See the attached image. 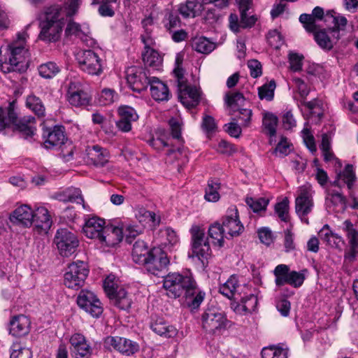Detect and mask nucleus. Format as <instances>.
<instances>
[{
	"mask_svg": "<svg viewBox=\"0 0 358 358\" xmlns=\"http://www.w3.org/2000/svg\"><path fill=\"white\" fill-rule=\"evenodd\" d=\"M205 10L206 7L201 0H188L185 4H181L178 8L179 13L184 17H195L201 15Z\"/></svg>",
	"mask_w": 358,
	"mask_h": 358,
	"instance_id": "473e14b6",
	"label": "nucleus"
},
{
	"mask_svg": "<svg viewBox=\"0 0 358 358\" xmlns=\"http://www.w3.org/2000/svg\"><path fill=\"white\" fill-rule=\"evenodd\" d=\"M263 127L265 133L273 138L276 134V127L278 125V117L271 113L264 112L262 120Z\"/></svg>",
	"mask_w": 358,
	"mask_h": 358,
	"instance_id": "c03bdc74",
	"label": "nucleus"
},
{
	"mask_svg": "<svg viewBox=\"0 0 358 358\" xmlns=\"http://www.w3.org/2000/svg\"><path fill=\"white\" fill-rule=\"evenodd\" d=\"M355 180L356 176L353 166L351 164H348L343 171L338 175V179L332 183V185L341 187L342 185H346L350 190L352 189Z\"/></svg>",
	"mask_w": 358,
	"mask_h": 358,
	"instance_id": "e433bc0d",
	"label": "nucleus"
},
{
	"mask_svg": "<svg viewBox=\"0 0 358 358\" xmlns=\"http://www.w3.org/2000/svg\"><path fill=\"white\" fill-rule=\"evenodd\" d=\"M112 303L121 310H128L131 304V300L126 290L120 287L113 295L109 296Z\"/></svg>",
	"mask_w": 358,
	"mask_h": 358,
	"instance_id": "58836bf2",
	"label": "nucleus"
},
{
	"mask_svg": "<svg viewBox=\"0 0 358 358\" xmlns=\"http://www.w3.org/2000/svg\"><path fill=\"white\" fill-rule=\"evenodd\" d=\"M150 90L152 97L157 101H168L170 92L167 85L156 77L150 78Z\"/></svg>",
	"mask_w": 358,
	"mask_h": 358,
	"instance_id": "7c9ffc66",
	"label": "nucleus"
},
{
	"mask_svg": "<svg viewBox=\"0 0 358 358\" xmlns=\"http://www.w3.org/2000/svg\"><path fill=\"white\" fill-rule=\"evenodd\" d=\"M169 264L166 254L159 248L150 249V257L146 260L145 266L147 271L157 276H162Z\"/></svg>",
	"mask_w": 358,
	"mask_h": 358,
	"instance_id": "9b49d317",
	"label": "nucleus"
},
{
	"mask_svg": "<svg viewBox=\"0 0 358 358\" xmlns=\"http://www.w3.org/2000/svg\"><path fill=\"white\" fill-rule=\"evenodd\" d=\"M43 137L45 139L44 145L46 148H52L64 143L65 135L63 127L55 126L52 128H46L43 130Z\"/></svg>",
	"mask_w": 358,
	"mask_h": 358,
	"instance_id": "a878e982",
	"label": "nucleus"
},
{
	"mask_svg": "<svg viewBox=\"0 0 358 358\" xmlns=\"http://www.w3.org/2000/svg\"><path fill=\"white\" fill-rule=\"evenodd\" d=\"M64 198L60 200L63 201H70L75 203L83 202V196L81 190L79 188L71 187L66 189L63 192Z\"/></svg>",
	"mask_w": 358,
	"mask_h": 358,
	"instance_id": "8fccbe9b",
	"label": "nucleus"
},
{
	"mask_svg": "<svg viewBox=\"0 0 358 358\" xmlns=\"http://www.w3.org/2000/svg\"><path fill=\"white\" fill-rule=\"evenodd\" d=\"M275 212L279 218L283 222H287L289 220L288 210L289 202L287 199H283L281 202L275 205Z\"/></svg>",
	"mask_w": 358,
	"mask_h": 358,
	"instance_id": "13d9d810",
	"label": "nucleus"
},
{
	"mask_svg": "<svg viewBox=\"0 0 358 358\" xmlns=\"http://www.w3.org/2000/svg\"><path fill=\"white\" fill-rule=\"evenodd\" d=\"M104 345L108 349L115 350L127 356L135 354L139 349L136 342L119 336H108L104 341Z\"/></svg>",
	"mask_w": 358,
	"mask_h": 358,
	"instance_id": "dca6fc26",
	"label": "nucleus"
},
{
	"mask_svg": "<svg viewBox=\"0 0 358 358\" xmlns=\"http://www.w3.org/2000/svg\"><path fill=\"white\" fill-rule=\"evenodd\" d=\"M304 271L297 272L292 271L289 272V268L287 265L279 264L273 271V274L275 277V285L280 287L285 284H289L295 288L299 287L302 285L306 278L303 273Z\"/></svg>",
	"mask_w": 358,
	"mask_h": 358,
	"instance_id": "9d476101",
	"label": "nucleus"
},
{
	"mask_svg": "<svg viewBox=\"0 0 358 358\" xmlns=\"http://www.w3.org/2000/svg\"><path fill=\"white\" fill-rule=\"evenodd\" d=\"M160 233L162 237L166 238V241L164 243L165 245L173 246L178 243L179 239L176 233L171 228L167 227L162 229Z\"/></svg>",
	"mask_w": 358,
	"mask_h": 358,
	"instance_id": "e2e57ef3",
	"label": "nucleus"
},
{
	"mask_svg": "<svg viewBox=\"0 0 358 358\" xmlns=\"http://www.w3.org/2000/svg\"><path fill=\"white\" fill-rule=\"evenodd\" d=\"M313 192L310 186L303 185L299 187L298 196L295 199V211L301 220L308 224L306 216L312 211L314 206L313 199Z\"/></svg>",
	"mask_w": 358,
	"mask_h": 358,
	"instance_id": "1a4fd4ad",
	"label": "nucleus"
},
{
	"mask_svg": "<svg viewBox=\"0 0 358 358\" xmlns=\"http://www.w3.org/2000/svg\"><path fill=\"white\" fill-rule=\"evenodd\" d=\"M257 305V298L253 294L242 296L241 294L236 296L232 304L234 310L240 315H246L255 310Z\"/></svg>",
	"mask_w": 358,
	"mask_h": 358,
	"instance_id": "4be33fe9",
	"label": "nucleus"
},
{
	"mask_svg": "<svg viewBox=\"0 0 358 358\" xmlns=\"http://www.w3.org/2000/svg\"><path fill=\"white\" fill-rule=\"evenodd\" d=\"M82 3V0H69L62 6L64 17H71L76 15Z\"/></svg>",
	"mask_w": 358,
	"mask_h": 358,
	"instance_id": "6e6d98bb",
	"label": "nucleus"
},
{
	"mask_svg": "<svg viewBox=\"0 0 358 358\" xmlns=\"http://www.w3.org/2000/svg\"><path fill=\"white\" fill-rule=\"evenodd\" d=\"M34 210L27 204H22L15 209L9 217L10 221L16 225L29 227L33 224Z\"/></svg>",
	"mask_w": 358,
	"mask_h": 358,
	"instance_id": "a211bd4d",
	"label": "nucleus"
},
{
	"mask_svg": "<svg viewBox=\"0 0 358 358\" xmlns=\"http://www.w3.org/2000/svg\"><path fill=\"white\" fill-rule=\"evenodd\" d=\"M12 128L17 131L20 136L26 140H31L36 134L35 118L25 116L18 120L14 102L6 107H0V134H6V129Z\"/></svg>",
	"mask_w": 358,
	"mask_h": 358,
	"instance_id": "f03ea898",
	"label": "nucleus"
},
{
	"mask_svg": "<svg viewBox=\"0 0 358 358\" xmlns=\"http://www.w3.org/2000/svg\"><path fill=\"white\" fill-rule=\"evenodd\" d=\"M136 217L141 223L152 222L153 226L159 225L160 222L159 217H157L154 212L147 210L144 208H141L137 211Z\"/></svg>",
	"mask_w": 358,
	"mask_h": 358,
	"instance_id": "09e8293b",
	"label": "nucleus"
},
{
	"mask_svg": "<svg viewBox=\"0 0 358 358\" xmlns=\"http://www.w3.org/2000/svg\"><path fill=\"white\" fill-rule=\"evenodd\" d=\"M118 96L115 90L109 88L103 89L99 97L100 104L106 106L113 103L117 100Z\"/></svg>",
	"mask_w": 358,
	"mask_h": 358,
	"instance_id": "5fc2aeb1",
	"label": "nucleus"
},
{
	"mask_svg": "<svg viewBox=\"0 0 358 358\" xmlns=\"http://www.w3.org/2000/svg\"><path fill=\"white\" fill-rule=\"evenodd\" d=\"M29 348L24 347L20 343H15L11 346L10 358H31Z\"/></svg>",
	"mask_w": 358,
	"mask_h": 358,
	"instance_id": "603ef678",
	"label": "nucleus"
},
{
	"mask_svg": "<svg viewBox=\"0 0 358 358\" xmlns=\"http://www.w3.org/2000/svg\"><path fill=\"white\" fill-rule=\"evenodd\" d=\"M77 303L92 317H99L103 313L101 301L91 291L82 290L78 296Z\"/></svg>",
	"mask_w": 358,
	"mask_h": 358,
	"instance_id": "4468645a",
	"label": "nucleus"
},
{
	"mask_svg": "<svg viewBox=\"0 0 358 358\" xmlns=\"http://www.w3.org/2000/svg\"><path fill=\"white\" fill-rule=\"evenodd\" d=\"M259 238L260 241L266 245H270L273 243L274 236L272 231L268 228H262L258 231Z\"/></svg>",
	"mask_w": 358,
	"mask_h": 358,
	"instance_id": "338daca9",
	"label": "nucleus"
},
{
	"mask_svg": "<svg viewBox=\"0 0 358 358\" xmlns=\"http://www.w3.org/2000/svg\"><path fill=\"white\" fill-rule=\"evenodd\" d=\"M60 69L56 63L48 62L42 64L38 67L39 75L46 79L52 78L55 76Z\"/></svg>",
	"mask_w": 358,
	"mask_h": 358,
	"instance_id": "49530a36",
	"label": "nucleus"
},
{
	"mask_svg": "<svg viewBox=\"0 0 358 358\" xmlns=\"http://www.w3.org/2000/svg\"><path fill=\"white\" fill-rule=\"evenodd\" d=\"M64 25L62 8L59 5L48 7L40 16L38 38L45 42H56L60 38Z\"/></svg>",
	"mask_w": 358,
	"mask_h": 358,
	"instance_id": "7ed1b4c3",
	"label": "nucleus"
},
{
	"mask_svg": "<svg viewBox=\"0 0 358 358\" xmlns=\"http://www.w3.org/2000/svg\"><path fill=\"white\" fill-rule=\"evenodd\" d=\"M66 99L75 107H85L90 104L92 95L79 82H70L68 86Z\"/></svg>",
	"mask_w": 358,
	"mask_h": 358,
	"instance_id": "f8f14e48",
	"label": "nucleus"
},
{
	"mask_svg": "<svg viewBox=\"0 0 358 358\" xmlns=\"http://www.w3.org/2000/svg\"><path fill=\"white\" fill-rule=\"evenodd\" d=\"M331 20L334 26L332 28L329 29V31L331 34H334V37L336 41H338L341 38L340 31L345 30L348 24L347 18L341 15H335V12L333 10H330L326 12L325 14V22Z\"/></svg>",
	"mask_w": 358,
	"mask_h": 358,
	"instance_id": "c756f323",
	"label": "nucleus"
},
{
	"mask_svg": "<svg viewBox=\"0 0 358 358\" xmlns=\"http://www.w3.org/2000/svg\"><path fill=\"white\" fill-rule=\"evenodd\" d=\"M150 328L157 334L165 338H173L178 334L177 329L169 324L163 318H157L151 322Z\"/></svg>",
	"mask_w": 358,
	"mask_h": 358,
	"instance_id": "72a5a7b5",
	"label": "nucleus"
},
{
	"mask_svg": "<svg viewBox=\"0 0 358 358\" xmlns=\"http://www.w3.org/2000/svg\"><path fill=\"white\" fill-rule=\"evenodd\" d=\"M26 106L38 117H45V106L41 99L36 95L30 94L27 96L26 99Z\"/></svg>",
	"mask_w": 358,
	"mask_h": 358,
	"instance_id": "37998d69",
	"label": "nucleus"
},
{
	"mask_svg": "<svg viewBox=\"0 0 358 358\" xmlns=\"http://www.w3.org/2000/svg\"><path fill=\"white\" fill-rule=\"evenodd\" d=\"M115 278L113 275L108 276L103 282V288L107 296L109 297L115 293L120 287L115 281Z\"/></svg>",
	"mask_w": 358,
	"mask_h": 358,
	"instance_id": "0e129e2a",
	"label": "nucleus"
},
{
	"mask_svg": "<svg viewBox=\"0 0 358 358\" xmlns=\"http://www.w3.org/2000/svg\"><path fill=\"white\" fill-rule=\"evenodd\" d=\"M105 227L104 220L93 216L85 219L83 230L87 238L99 241Z\"/></svg>",
	"mask_w": 358,
	"mask_h": 358,
	"instance_id": "393cba45",
	"label": "nucleus"
},
{
	"mask_svg": "<svg viewBox=\"0 0 358 358\" xmlns=\"http://www.w3.org/2000/svg\"><path fill=\"white\" fill-rule=\"evenodd\" d=\"M33 217V223L40 231L46 233L50 229L52 220L47 208L42 206L36 208Z\"/></svg>",
	"mask_w": 358,
	"mask_h": 358,
	"instance_id": "2f4dec72",
	"label": "nucleus"
},
{
	"mask_svg": "<svg viewBox=\"0 0 358 358\" xmlns=\"http://www.w3.org/2000/svg\"><path fill=\"white\" fill-rule=\"evenodd\" d=\"M222 225L226 234L231 238L240 236L244 227L238 217V212L236 206L228 208L226 214L222 218Z\"/></svg>",
	"mask_w": 358,
	"mask_h": 358,
	"instance_id": "ddd939ff",
	"label": "nucleus"
},
{
	"mask_svg": "<svg viewBox=\"0 0 358 358\" xmlns=\"http://www.w3.org/2000/svg\"><path fill=\"white\" fill-rule=\"evenodd\" d=\"M326 204L328 208L335 213H343L347 208L346 198L335 189L327 190Z\"/></svg>",
	"mask_w": 358,
	"mask_h": 358,
	"instance_id": "cd10ccee",
	"label": "nucleus"
},
{
	"mask_svg": "<svg viewBox=\"0 0 358 358\" xmlns=\"http://www.w3.org/2000/svg\"><path fill=\"white\" fill-rule=\"evenodd\" d=\"M202 327L209 334H222L227 328L229 321L225 315L217 308H208L201 316Z\"/></svg>",
	"mask_w": 358,
	"mask_h": 358,
	"instance_id": "20e7f679",
	"label": "nucleus"
},
{
	"mask_svg": "<svg viewBox=\"0 0 358 358\" xmlns=\"http://www.w3.org/2000/svg\"><path fill=\"white\" fill-rule=\"evenodd\" d=\"M192 236V250L193 255L196 257L203 264L211 255V250L203 229L193 225L190 229Z\"/></svg>",
	"mask_w": 358,
	"mask_h": 358,
	"instance_id": "423d86ee",
	"label": "nucleus"
},
{
	"mask_svg": "<svg viewBox=\"0 0 358 358\" xmlns=\"http://www.w3.org/2000/svg\"><path fill=\"white\" fill-rule=\"evenodd\" d=\"M297 104L299 106L300 105L306 106L310 111L312 115H317L318 120H320L322 117V113L321 109L319 108L320 103L319 101L316 99L313 100L311 101L306 102L305 100L303 101H299L297 99Z\"/></svg>",
	"mask_w": 358,
	"mask_h": 358,
	"instance_id": "bf43d9fd",
	"label": "nucleus"
},
{
	"mask_svg": "<svg viewBox=\"0 0 358 358\" xmlns=\"http://www.w3.org/2000/svg\"><path fill=\"white\" fill-rule=\"evenodd\" d=\"M343 224L350 245V248L345 252V257L350 261H353L358 254V231L355 229L350 220H345Z\"/></svg>",
	"mask_w": 358,
	"mask_h": 358,
	"instance_id": "b1692460",
	"label": "nucleus"
},
{
	"mask_svg": "<svg viewBox=\"0 0 358 358\" xmlns=\"http://www.w3.org/2000/svg\"><path fill=\"white\" fill-rule=\"evenodd\" d=\"M127 80L131 89L138 93L145 90L150 83V78L148 77L145 72L136 66H131L127 69Z\"/></svg>",
	"mask_w": 358,
	"mask_h": 358,
	"instance_id": "f3484780",
	"label": "nucleus"
},
{
	"mask_svg": "<svg viewBox=\"0 0 358 358\" xmlns=\"http://www.w3.org/2000/svg\"><path fill=\"white\" fill-rule=\"evenodd\" d=\"M76 60L81 71L92 76H99L103 72L102 60L91 50L79 51Z\"/></svg>",
	"mask_w": 358,
	"mask_h": 358,
	"instance_id": "6e6552de",
	"label": "nucleus"
},
{
	"mask_svg": "<svg viewBox=\"0 0 358 358\" xmlns=\"http://www.w3.org/2000/svg\"><path fill=\"white\" fill-rule=\"evenodd\" d=\"M307 31L313 34L315 41L317 45L324 50H330L333 48L334 43L337 41L334 37V34H331L332 38H331L324 29H320L319 27H317L315 31Z\"/></svg>",
	"mask_w": 358,
	"mask_h": 358,
	"instance_id": "4c0bfd02",
	"label": "nucleus"
},
{
	"mask_svg": "<svg viewBox=\"0 0 358 358\" xmlns=\"http://www.w3.org/2000/svg\"><path fill=\"white\" fill-rule=\"evenodd\" d=\"M59 253L62 257H70L73 255L78 245L79 240L75 233L67 229H59L54 238Z\"/></svg>",
	"mask_w": 358,
	"mask_h": 358,
	"instance_id": "0eeeda50",
	"label": "nucleus"
},
{
	"mask_svg": "<svg viewBox=\"0 0 358 358\" xmlns=\"http://www.w3.org/2000/svg\"><path fill=\"white\" fill-rule=\"evenodd\" d=\"M220 188V183L215 180H209L205 191L204 198L207 201L216 202L220 199L218 190Z\"/></svg>",
	"mask_w": 358,
	"mask_h": 358,
	"instance_id": "a18cd8bd",
	"label": "nucleus"
},
{
	"mask_svg": "<svg viewBox=\"0 0 358 358\" xmlns=\"http://www.w3.org/2000/svg\"><path fill=\"white\" fill-rule=\"evenodd\" d=\"M267 40L270 45L274 48H278L282 44L281 34L275 29L268 33Z\"/></svg>",
	"mask_w": 358,
	"mask_h": 358,
	"instance_id": "69168bd1",
	"label": "nucleus"
},
{
	"mask_svg": "<svg viewBox=\"0 0 358 358\" xmlns=\"http://www.w3.org/2000/svg\"><path fill=\"white\" fill-rule=\"evenodd\" d=\"M303 56L295 52L289 54V62L290 69L294 72L300 71L302 69V61Z\"/></svg>",
	"mask_w": 358,
	"mask_h": 358,
	"instance_id": "052dcab7",
	"label": "nucleus"
},
{
	"mask_svg": "<svg viewBox=\"0 0 358 358\" xmlns=\"http://www.w3.org/2000/svg\"><path fill=\"white\" fill-rule=\"evenodd\" d=\"M118 113L120 116H123V119H128L130 121L136 122L138 119V115L135 109L128 106H120Z\"/></svg>",
	"mask_w": 358,
	"mask_h": 358,
	"instance_id": "680f3d73",
	"label": "nucleus"
},
{
	"mask_svg": "<svg viewBox=\"0 0 358 358\" xmlns=\"http://www.w3.org/2000/svg\"><path fill=\"white\" fill-rule=\"evenodd\" d=\"M208 236L213 240V243L219 247L224 245V238H227L222 224L218 222L212 224L209 227Z\"/></svg>",
	"mask_w": 358,
	"mask_h": 358,
	"instance_id": "ea45409f",
	"label": "nucleus"
},
{
	"mask_svg": "<svg viewBox=\"0 0 358 358\" xmlns=\"http://www.w3.org/2000/svg\"><path fill=\"white\" fill-rule=\"evenodd\" d=\"M71 351L76 358H89L92 348L85 336L80 334H74L70 338Z\"/></svg>",
	"mask_w": 358,
	"mask_h": 358,
	"instance_id": "6ab92c4d",
	"label": "nucleus"
},
{
	"mask_svg": "<svg viewBox=\"0 0 358 358\" xmlns=\"http://www.w3.org/2000/svg\"><path fill=\"white\" fill-rule=\"evenodd\" d=\"M142 58L144 64L153 69H159L162 64V57L154 48L144 50L142 53Z\"/></svg>",
	"mask_w": 358,
	"mask_h": 358,
	"instance_id": "a19ab883",
	"label": "nucleus"
},
{
	"mask_svg": "<svg viewBox=\"0 0 358 358\" xmlns=\"http://www.w3.org/2000/svg\"><path fill=\"white\" fill-rule=\"evenodd\" d=\"M150 250L147 243L143 240H138L135 242L132 249V259L136 264L143 265L150 257Z\"/></svg>",
	"mask_w": 358,
	"mask_h": 358,
	"instance_id": "c9c22d12",
	"label": "nucleus"
},
{
	"mask_svg": "<svg viewBox=\"0 0 358 358\" xmlns=\"http://www.w3.org/2000/svg\"><path fill=\"white\" fill-rule=\"evenodd\" d=\"M89 273L87 265L83 261H76L69 264L64 273V285L73 289H79L85 283Z\"/></svg>",
	"mask_w": 358,
	"mask_h": 358,
	"instance_id": "39448f33",
	"label": "nucleus"
},
{
	"mask_svg": "<svg viewBox=\"0 0 358 358\" xmlns=\"http://www.w3.org/2000/svg\"><path fill=\"white\" fill-rule=\"evenodd\" d=\"M178 83V96L180 102L187 108L197 106L200 101L201 93L196 87L187 84L186 78L180 80Z\"/></svg>",
	"mask_w": 358,
	"mask_h": 358,
	"instance_id": "2eb2a0df",
	"label": "nucleus"
},
{
	"mask_svg": "<svg viewBox=\"0 0 358 358\" xmlns=\"http://www.w3.org/2000/svg\"><path fill=\"white\" fill-rule=\"evenodd\" d=\"M293 81L296 85L297 93L299 96V99L295 96V99L297 101H303L306 99V96L308 95L310 90L307 86V85L304 83V81L299 78H293Z\"/></svg>",
	"mask_w": 358,
	"mask_h": 358,
	"instance_id": "4d7b16f0",
	"label": "nucleus"
},
{
	"mask_svg": "<svg viewBox=\"0 0 358 358\" xmlns=\"http://www.w3.org/2000/svg\"><path fill=\"white\" fill-rule=\"evenodd\" d=\"M90 29L87 24H80L72 20H69L65 29L66 36L73 35L78 37L90 46L94 43L93 39L90 36Z\"/></svg>",
	"mask_w": 358,
	"mask_h": 358,
	"instance_id": "5701e85b",
	"label": "nucleus"
},
{
	"mask_svg": "<svg viewBox=\"0 0 358 358\" xmlns=\"http://www.w3.org/2000/svg\"><path fill=\"white\" fill-rule=\"evenodd\" d=\"M262 358H287V350L280 347L270 346L262 350Z\"/></svg>",
	"mask_w": 358,
	"mask_h": 358,
	"instance_id": "de8ad7c7",
	"label": "nucleus"
},
{
	"mask_svg": "<svg viewBox=\"0 0 358 358\" xmlns=\"http://www.w3.org/2000/svg\"><path fill=\"white\" fill-rule=\"evenodd\" d=\"M325 14L322 8L316 6L312 12V15L303 13L299 17V21L303 24L306 31H315L318 26L317 20L325 22Z\"/></svg>",
	"mask_w": 358,
	"mask_h": 358,
	"instance_id": "c85d7f7f",
	"label": "nucleus"
},
{
	"mask_svg": "<svg viewBox=\"0 0 358 358\" xmlns=\"http://www.w3.org/2000/svg\"><path fill=\"white\" fill-rule=\"evenodd\" d=\"M31 322L24 315L13 316L9 322V332L14 336H23L29 332Z\"/></svg>",
	"mask_w": 358,
	"mask_h": 358,
	"instance_id": "bb28decb",
	"label": "nucleus"
},
{
	"mask_svg": "<svg viewBox=\"0 0 358 358\" xmlns=\"http://www.w3.org/2000/svg\"><path fill=\"white\" fill-rule=\"evenodd\" d=\"M123 238V229L113 225L106 226L99 239L102 247H113L121 242Z\"/></svg>",
	"mask_w": 358,
	"mask_h": 358,
	"instance_id": "412c9836",
	"label": "nucleus"
},
{
	"mask_svg": "<svg viewBox=\"0 0 358 358\" xmlns=\"http://www.w3.org/2000/svg\"><path fill=\"white\" fill-rule=\"evenodd\" d=\"M276 85L273 80H271L268 83L263 85L258 88V94L260 99H266L271 101L274 96V90Z\"/></svg>",
	"mask_w": 358,
	"mask_h": 358,
	"instance_id": "3c124183",
	"label": "nucleus"
},
{
	"mask_svg": "<svg viewBox=\"0 0 358 358\" xmlns=\"http://www.w3.org/2000/svg\"><path fill=\"white\" fill-rule=\"evenodd\" d=\"M220 292L227 298L234 301L236 296L240 295L242 292L241 285L238 284L236 276L231 275L224 284L220 287Z\"/></svg>",
	"mask_w": 358,
	"mask_h": 358,
	"instance_id": "f704fd0d",
	"label": "nucleus"
},
{
	"mask_svg": "<svg viewBox=\"0 0 358 358\" xmlns=\"http://www.w3.org/2000/svg\"><path fill=\"white\" fill-rule=\"evenodd\" d=\"M192 47L195 51L199 53L209 54L215 48V45L207 38L199 36L192 39Z\"/></svg>",
	"mask_w": 358,
	"mask_h": 358,
	"instance_id": "79ce46f5",
	"label": "nucleus"
},
{
	"mask_svg": "<svg viewBox=\"0 0 358 358\" xmlns=\"http://www.w3.org/2000/svg\"><path fill=\"white\" fill-rule=\"evenodd\" d=\"M164 287L170 297L183 296L187 306L192 309L199 308L205 296L189 273L168 274L164 280Z\"/></svg>",
	"mask_w": 358,
	"mask_h": 358,
	"instance_id": "f257e3e1",
	"label": "nucleus"
},
{
	"mask_svg": "<svg viewBox=\"0 0 358 358\" xmlns=\"http://www.w3.org/2000/svg\"><path fill=\"white\" fill-rule=\"evenodd\" d=\"M244 96L240 92L227 94L225 96V101L228 106L241 104L244 101Z\"/></svg>",
	"mask_w": 358,
	"mask_h": 358,
	"instance_id": "774afa93",
	"label": "nucleus"
},
{
	"mask_svg": "<svg viewBox=\"0 0 358 358\" xmlns=\"http://www.w3.org/2000/svg\"><path fill=\"white\" fill-rule=\"evenodd\" d=\"M268 199L266 198L253 199L252 197L246 198L245 202L255 213L265 210L268 204Z\"/></svg>",
	"mask_w": 358,
	"mask_h": 358,
	"instance_id": "864d4df0",
	"label": "nucleus"
},
{
	"mask_svg": "<svg viewBox=\"0 0 358 358\" xmlns=\"http://www.w3.org/2000/svg\"><path fill=\"white\" fill-rule=\"evenodd\" d=\"M85 152L86 160L90 164L95 166H103L108 162V151L98 145L87 146Z\"/></svg>",
	"mask_w": 358,
	"mask_h": 358,
	"instance_id": "aec40b11",
	"label": "nucleus"
}]
</instances>
